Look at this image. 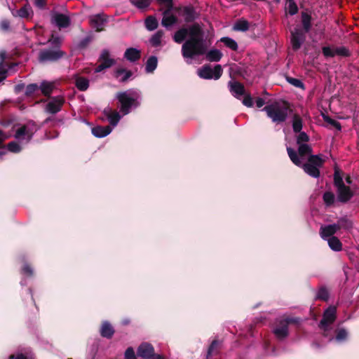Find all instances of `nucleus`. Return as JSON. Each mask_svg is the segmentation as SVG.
Wrapping results in <instances>:
<instances>
[{"label": "nucleus", "mask_w": 359, "mask_h": 359, "mask_svg": "<svg viewBox=\"0 0 359 359\" xmlns=\"http://www.w3.org/2000/svg\"><path fill=\"white\" fill-rule=\"evenodd\" d=\"M177 43L182 46V55L184 58L193 59L196 56L205 54L206 60L210 62H218L222 53L217 49H212L207 52V43L204 39V32L199 24L195 23L189 27H182L173 36Z\"/></svg>", "instance_id": "1"}, {"label": "nucleus", "mask_w": 359, "mask_h": 359, "mask_svg": "<svg viewBox=\"0 0 359 359\" xmlns=\"http://www.w3.org/2000/svg\"><path fill=\"white\" fill-rule=\"evenodd\" d=\"M39 130V126L34 121H29L16 130L15 141L8 144V150L13 153L20 152L23 146L28 144L34 133Z\"/></svg>", "instance_id": "2"}, {"label": "nucleus", "mask_w": 359, "mask_h": 359, "mask_svg": "<svg viewBox=\"0 0 359 359\" xmlns=\"http://www.w3.org/2000/svg\"><path fill=\"white\" fill-rule=\"evenodd\" d=\"M118 102V108L122 116H126L138 108L142 102V93L135 88L121 91L116 94Z\"/></svg>", "instance_id": "3"}, {"label": "nucleus", "mask_w": 359, "mask_h": 359, "mask_svg": "<svg viewBox=\"0 0 359 359\" xmlns=\"http://www.w3.org/2000/svg\"><path fill=\"white\" fill-rule=\"evenodd\" d=\"M337 309L334 306H330L327 309L324 313L322 320L319 323V327L324 332L325 337H330V341L335 340L337 342L341 343L346 340L348 337V332L344 328H339L336 330V337L334 338L330 331L332 326L336 319Z\"/></svg>", "instance_id": "4"}, {"label": "nucleus", "mask_w": 359, "mask_h": 359, "mask_svg": "<svg viewBox=\"0 0 359 359\" xmlns=\"http://www.w3.org/2000/svg\"><path fill=\"white\" fill-rule=\"evenodd\" d=\"M263 110L273 122L281 123L284 122L287 117L289 107L285 102H276L266 105Z\"/></svg>", "instance_id": "5"}, {"label": "nucleus", "mask_w": 359, "mask_h": 359, "mask_svg": "<svg viewBox=\"0 0 359 359\" xmlns=\"http://www.w3.org/2000/svg\"><path fill=\"white\" fill-rule=\"evenodd\" d=\"M49 42L53 45L52 48H44L39 52V60L41 62H55L62 57L65 53L60 50V39L52 38Z\"/></svg>", "instance_id": "6"}, {"label": "nucleus", "mask_w": 359, "mask_h": 359, "mask_svg": "<svg viewBox=\"0 0 359 359\" xmlns=\"http://www.w3.org/2000/svg\"><path fill=\"white\" fill-rule=\"evenodd\" d=\"M334 185L337 187V198L341 203L348 201L353 194L349 187L346 186L339 171L335 170L334 175Z\"/></svg>", "instance_id": "7"}, {"label": "nucleus", "mask_w": 359, "mask_h": 359, "mask_svg": "<svg viewBox=\"0 0 359 359\" xmlns=\"http://www.w3.org/2000/svg\"><path fill=\"white\" fill-rule=\"evenodd\" d=\"M287 151L292 163L297 166H302L305 158L311 154V149L307 144L302 143L299 146L298 154L290 147L287 148Z\"/></svg>", "instance_id": "8"}, {"label": "nucleus", "mask_w": 359, "mask_h": 359, "mask_svg": "<svg viewBox=\"0 0 359 359\" xmlns=\"http://www.w3.org/2000/svg\"><path fill=\"white\" fill-rule=\"evenodd\" d=\"M299 322L298 318H287L278 320L274 325L273 332L276 337L279 340H283L288 335V325L290 323H296Z\"/></svg>", "instance_id": "9"}, {"label": "nucleus", "mask_w": 359, "mask_h": 359, "mask_svg": "<svg viewBox=\"0 0 359 359\" xmlns=\"http://www.w3.org/2000/svg\"><path fill=\"white\" fill-rule=\"evenodd\" d=\"M222 74L221 65H217L213 68L210 65H205L197 70L198 76L203 79H219Z\"/></svg>", "instance_id": "10"}, {"label": "nucleus", "mask_w": 359, "mask_h": 359, "mask_svg": "<svg viewBox=\"0 0 359 359\" xmlns=\"http://www.w3.org/2000/svg\"><path fill=\"white\" fill-rule=\"evenodd\" d=\"M228 88L233 97L242 100L243 105L247 106V94L243 85L236 80L231 79L228 83Z\"/></svg>", "instance_id": "11"}, {"label": "nucleus", "mask_w": 359, "mask_h": 359, "mask_svg": "<svg viewBox=\"0 0 359 359\" xmlns=\"http://www.w3.org/2000/svg\"><path fill=\"white\" fill-rule=\"evenodd\" d=\"M65 100L63 96L57 95L50 97L46 105V111L48 114H55L61 111Z\"/></svg>", "instance_id": "12"}, {"label": "nucleus", "mask_w": 359, "mask_h": 359, "mask_svg": "<svg viewBox=\"0 0 359 359\" xmlns=\"http://www.w3.org/2000/svg\"><path fill=\"white\" fill-rule=\"evenodd\" d=\"M99 61L100 62V64L95 69V72L96 73L101 72L115 64V60L110 57L109 51L107 49L102 51L99 57Z\"/></svg>", "instance_id": "13"}, {"label": "nucleus", "mask_w": 359, "mask_h": 359, "mask_svg": "<svg viewBox=\"0 0 359 359\" xmlns=\"http://www.w3.org/2000/svg\"><path fill=\"white\" fill-rule=\"evenodd\" d=\"M300 27H296L291 32V43L294 50H298L306 39V34Z\"/></svg>", "instance_id": "14"}, {"label": "nucleus", "mask_w": 359, "mask_h": 359, "mask_svg": "<svg viewBox=\"0 0 359 359\" xmlns=\"http://www.w3.org/2000/svg\"><path fill=\"white\" fill-rule=\"evenodd\" d=\"M103 114L112 128L118 125L119 121L123 116L120 111H117L110 107L105 108L103 111Z\"/></svg>", "instance_id": "15"}, {"label": "nucleus", "mask_w": 359, "mask_h": 359, "mask_svg": "<svg viewBox=\"0 0 359 359\" xmlns=\"http://www.w3.org/2000/svg\"><path fill=\"white\" fill-rule=\"evenodd\" d=\"M154 346L148 342L142 343L137 350V355L142 359H150L154 356Z\"/></svg>", "instance_id": "16"}, {"label": "nucleus", "mask_w": 359, "mask_h": 359, "mask_svg": "<svg viewBox=\"0 0 359 359\" xmlns=\"http://www.w3.org/2000/svg\"><path fill=\"white\" fill-rule=\"evenodd\" d=\"M52 22L59 28H66L70 24V19L68 15L59 13H54L51 15Z\"/></svg>", "instance_id": "17"}, {"label": "nucleus", "mask_w": 359, "mask_h": 359, "mask_svg": "<svg viewBox=\"0 0 359 359\" xmlns=\"http://www.w3.org/2000/svg\"><path fill=\"white\" fill-rule=\"evenodd\" d=\"M172 8H165L163 12L161 25L165 28L170 27L177 21V18L172 13Z\"/></svg>", "instance_id": "18"}, {"label": "nucleus", "mask_w": 359, "mask_h": 359, "mask_svg": "<svg viewBox=\"0 0 359 359\" xmlns=\"http://www.w3.org/2000/svg\"><path fill=\"white\" fill-rule=\"evenodd\" d=\"M338 231V226L335 224H327L322 226L320 229V234L323 239L327 240V238L334 236Z\"/></svg>", "instance_id": "19"}, {"label": "nucleus", "mask_w": 359, "mask_h": 359, "mask_svg": "<svg viewBox=\"0 0 359 359\" xmlns=\"http://www.w3.org/2000/svg\"><path fill=\"white\" fill-rule=\"evenodd\" d=\"M11 13L15 18H29L33 16V11L29 4H25L19 10H12Z\"/></svg>", "instance_id": "20"}, {"label": "nucleus", "mask_w": 359, "mask_h": 359, "mask_svg": "<svg viewBox=\"0 0 359 359\" xmlns=\"http://www.w3.org/2000/svg\"><path fill=\"white\" fill-rule=\"evenodd\" d=\"M90 22L91 26L95 29L96 31H101L107 22V19L104 15L97 14L92 15L90 18Z\"/></svg>", "instance_id": "21"}, {"label": "nucleus", "mask_w": 359, "mask_h": 359, "mask_svg": "<svg viewBox=\"0 0 359 359\" xmlns=\"http://www.w3.org/2000/svg\"><path fill=\"white\" fill-rule=\"evenodd\" d=\"M114 332V328L109 321L104 320L102 323L100 327V334L102 337L111 339Z\"/></svg>", "instance_id": "22"}, {"label": "nucleus", "mask_w": 359, "mask_h": 359, "mask_svg": "<svg viewBox=\"0 0 359 359\" xmlns=\"http://www.w3.org/2000/svg\"><path fill=\"white\" fill-rule=\"evenodd\" d=\"M181 14L186 22H194L198 18V14L195 8L190 6L184 7L182 9Z\"/></svg>", "instance_id": "23"}, {"label": "nucleus", "mask_w": 359, "mask_h": 359, "mask_svg": "<svg viewBox=\"0 0 359 359\" xmlns=\"http://www.w3.org/2000/svg\"><path fill=\"white\" fill-rule=\"evenodd\" d=\"M92 134L98 138H102L109 135L112 131V128L110 126H96L92 128Z\"/></svg>", "instance_id": "24"}, {"label": "nucleus", "mask_w": 359, "mask_h": 359, "mask_svg": "<svg viewBox=\"0 0 359 359\" xmlns=\"http://www.w3.org/2000/svg\"><path fill=\"white\" fill-rule=\"evenodd\" d=\"M124 57L131 62H136L140 58V50L135 48H127L124 53Z\"/></svg>", "instance_id": "25"}, {"label": "nucleus", "mask_w": 359, "mask_h": 359, "mask_svg": "<svg viewBox=\"0 0 359 359\" xmlns=\"http://www.w3.org/2000/svg\"><path fill=\"white\" fill-rule=\"evenodd\" d=\"M115 77L121 82H126L132 76V72L124 68H117L114 72Z\"/></svg>", "instance_id": "26"}, {"label": "nucleus", "mask_w": 359, "mask_h": 359, "mask_svg": "<svg viewBox=\"0 0 359 359\" xmlns=\"http://www.w3.org/2000/svg\"><path fill=\"white\" fill-rule=\"evenodd\" d=\"M8 359H34V358L32 352L29 349H24L10 355Z\"/></svg>", "instance_id": "27"}, {"label": "nucleus", "mask_w": 359, "mask_h": 359, "mask_svg": "<svg viewBox=\"0 0 359 359\" xmlns=\"http://www.w3.org/2000/svg\"><path fill=\"white\" fill-rule=\"evenodd\" d=\"M158 65V58L156 56H150L145 63V72L148 74L153 73Z\"/></svg>", "instance_id": "28"}, {"label": "nucleus", "mask_w": 359, "mask_h": 359, "mask_svg": "<svg viewBox=\"0 0 359 359\" xmlns=\"http://www.w3.org/2000/svg\"><path fill=\"white\" fill-rule=\"evenodd\" d=\"M303 168L306 173L309 175L313 177H318L320 176L319 168L317 166L311 164V163H304L303 164Z\"/></svg>", "instance_id": "29"}, {"label": "nucleus", "mask_w": 359, "mask_h": 359, "mask_svg": "<svg viewBox=\"0 0 359 359\" xmlns=\"http://www.w3.org/2000/svg\"><path fill=\"white\" fill-rule=\"evenodd\" d=\"M301 17L303 30L304 31V32L308 33L311 28V16L306 12H302Z\"/></svg>", "instance_id": "30"}, {"label": "nucleus", "mask_w": 359, "mask_h": 359, "mask_svg": "<svg viewBox=\"0 0 359 359\" xmlns=\"http://www.w3.org/2000/svg\"><path fill=\"white\" fill-rule=\"evenodd\" d=\"M43 95L45 96H49L54 89V83L52 82L43 81L39 86Z\"/></svg>", "instance_id": "31"}, {"label": "nucleus", "mask_w": 359, "mask_h": 359, "mask_svg": "<svg viewBox=\"0 0 359 359\" xmlns=\"http://www.w3.org/2000/svg\"><path fill=\"white\" fill-rule=\"evenodd\" d=\"M329 247L334 251L339 252L342 249V243L338 238L332 236L326 240Z\"/></svg>", "instance_id": "32"}, {"label": "nucleus", "mask_w": 359, "mask_h": 359, "mask_svg": "<svg viewBox=\"0 0 359 359\" xmlns=\"http://www.w3.org/2000/svg\"><path fill=\"white\" fill-rule=\"evenodd\" d=\"M164 35V32L162 30L157 31L154 34L152 35L149 41L153 47H158L161 45V40Z\"/></svg>", "instance_id": "33"}, {"label": "nucleus", "mask_w": 359, "mask_h": 359, "mask_svg": "<svg viewBox=\"0 0 359 359\" xmlns=\"http://www.w3.org/2000/svg\"><path fill=\"white\" fill-rule=\"evenodd\" d=\"M76 88L81 91L86 90L89 87V81L83 77H76L75 80Z\"/></svg>", "instance_id": "34"}, {"label": "nucleus", "mask_w": 359, "mask_h": 359, "mask_svg": "<svg viewBox=\"0 0 359 359\" xmlns=\"http://www.w3.org/2000/svg\"><path fill=\"white\" fill-rule=\"evenodd\" d=\"M335 225L338 226V231L341 229L348 230L352 228L351 221L346 217L339 219Z\"/></svg>", "instance_id": "35"}, {"label": "nucleus", "mask_w": 359, "mask_h": 359, "mask_svg": "<svg viewBox=\"0 0 359 359\" xmlns=\"http://www.w3.org/2000/svg\"><path fill=\"white\" fill-rule=\"evenodd\" d=\"M158 22L155 17L149 16L145 20V27L149 31H153L158 27Z\"/></svg>", "instance_id": "36"}, {"label": "nucleus", "mask_w": 359, "mask_h": 359, "mask_svg": "<svg viewBox=\"0 0 359 359\" xmlns=\"http://www.w3.org/2000/svg\"><path fill=\"white\" fill-rule=\"evenodd\" d=\"M285 9L291 15H294L298 12V6L294 0H287Z\"/></svg>", "instance_id": "37"}, {"label": "nucleus", "mask_w": 359, "mask_h": 359, "mask_svg": "<svg viewBox=\"0 0 359 359\" xmlns=\"http://www.w3.org/2000/svg\"><path fill=\"white\" fill-rule=\"evenodd\" d=\"M292 128L294 133H299L302 129V119L299 115L293 116Z\"/></svg>", "instance_id": "38"}, {"label": "nucleus", "mask_w": 359, "mask_h": 359, "mask_svg": "<svg viewBox=\"0 0 359 359\" xmlns=\"http://www.w3.org/2000/svg\"><path fill=\"white\" fill-rule=\"evenodd\" d=\"M220 41L224 43V45L233 50H236L238 48V44L236 41L229 37H222Z\"/></svg>", "instance_id": "39"}, {"label": "nucleus", "mask_w": 359, "mask_h": 359, "mask_svg": "<svg viewBox=\"0 0 359 359\" xmlns=\"http://www.w3.org/2000/svg\"><path fill=\"white\" fill-rule=\"evenodd\" d=\"M6 57V51L1 50L0 51V82L4 81L6 78V71L1 70L4 61Z\"/></svg>", "instance_id": "40"}, {"label": "nucleus", "mask_w": 359, "mask_h": 359, "mask_svg": "<svg viewBox=\"0 0 359 359\" xmlns=\"http://www.w3.org/2000/svg\"><path fill=\"white\" fill-rule=\"evenodd\" d=\"M323 161L322 158L317 155H310L309 156L308 163L313 164L319 168L323 165Z\"/></svg>", "instance_id": "41"}, {"label": "nucleus", "mask_w": 359, "mask_h": 359, "mask_svg": "<svg viewBox=\"0 0 359 359\" xmlns=\"http://www.w3.org/2000/svg\"><path fill=\"white\" fill-rule=\"evenodd\" d=\"M255 103L258 108H260L264 104L265 101L261 97H257L254 100V99L248 95V107H252Z\"/></svg>", "instance_id": "42"}, {"label": "nucleus", "mask_w": 359, "mask_h": 359, "mask_svg": "<svg viewBox=\"0 0 359 359\" xmlns=\"http://www.w3.org/2000/svg\"><path fill=\"white\" fill-rule=\"evenodd\" d=\"M323 201L327 206H330L334 203L335 196L332 192L326 191L323 194Z\"/></svg>", "instance_id": "43"}, {"label": "nucleus", "mask_w": 359, "mask_h": 359, "mask_svg": "<svg viewBox=\"0 0 359 359\" xmlns=\"http://www.w3.org/2000/svg\"><path fill=\"white\" fill-rule=\"evenodd\" d=\"M131 4L138 8H145L150 5L151 0H130Z\"/></svg>", "instance_id": "44"}, {"label": "nucleus", "mask_w": 359, "mask_h": 359, "mask_svg": "<svg viewBox=\"0 0 359 359\" xmlns=\"http://www.w3.org/2000/svg\"><path fill=\"white\" fill-rule=\"evenodd\" d=\"M21 273L25 276L32 277L34 275V269L28 263L25 262L22 267Z\"/></svg>", "instance_id": "45"}, {"label": "nucleus", "mask_w": 359, "mask_h": 359, "mask_svg": "<svg viewBox=\"0 0 359 359\" xmlns=\"http://www.w3.org/2000/svg\"><path fill=\"white\" fill-rule=\"evenodd\" d=\"M316 297L318 299L327 301L329 298V292L325 287H321L317 292Z\"/></svg>", "instance_id": "46"}, {"label": "nucleus", "mask_w": 359, "mask_h": 359, "mask_svg": "<svg viewBox=\"0 0 359 359\" xmlns=\"http://www.w3.org/2000/svg\"><path fill=\"white\" fill-rule=\"evenodd\" d=\"M233 29L245 32L247 30V20H238L233 25Z\"/></svg>", "instance_id": "47"}, {"label": "nucleus", "mask_w": 359, "mask_h": 359, "mask_svg": "<svg viewBox=\"0 0 359 359\" xmlns=\"http://www.w3.org/2000/svg\"><path fill=\"white\" fill-rule=\"evenodd\" d=\"M39 89V85H37L36 83L29 84L26 87L25 95L27 96H32Z\"/></svg>", "instance_id": "48"}, {"label": "nucleus", "mask_w": 359, "mask_h": 359, "mask_svg": "<svg viewBox=\"0 0 359 359\" xmlns=\"http://www.w3.org/2000/svg\"><path fill=\"white\" fill-rule=\"evenodd\" d=\"M335 55L347 57L349 55L348 50L344 46L337 47L334 48Z\"/></svg>", "instance_id": "49"}, {"label": "nucleus", "mask_w": 359, "mask_h": 359, "mask_svg": "<svg viewBox=\"0 0 359 359\" xmlns=\"http://www.w3.org/2000/svg\"><path fill=\"white\" fill-rule=\"evenodd\" d=\"M322 52L325 57H333L335 56L334 48H332L330 46L323 47Z\"/></svg>", "instance_id": "50"}, {"label": "nucleus", "mask_w": 359, "mask_h": 359, "mask_svg": "<svg viewBox=\"0 0 359 359\" xmlns=\"http://www.w3.org/2000/svg\"><path fill=\"white\" fill-rule=\"evenodd\" d=\"M287 81L297 88H304V83L298 79L288 77Z\"/></svg>", "instance_id": "51"}, {"label": "nucleus", "mask_w": 359, "mask_h": 359, "mask_svg": "<svg viewBox=\"0 0 359 359\" xmlns=\"http://www.w3.org/2000/svg\"><path fill=\"white\" fill-rule=\"evenodd\" d=\"M218 346H219V342L217 340H214L211 343V344L210 345L208 350L207 358L211 356L215 353V351L217 350Z\"/></svg>", "instance_id": "52"}, {"label": "nucleus", "mask_w": 359, "mask_h": 359, "mask_svg": "<svg viewBox=\"0 0 359 359\" xmlns=\"http://www.w3.org/2000/svg\"><path fill=\"white\" fill-rule=\"evenodd\" d=\"M125 359H136L133 348L128 347L124 353Z\"/></svg>", "instance_id": "53"}, {"label": "nucleus", "mask_w": 359, "mask_h": 359, "mask_svg": "<svg viewBox=\"0 0 359 359\" xmlns=\"http://www.w3.org/2000/svg\"><path fill=\"white\" fill-rule=\"evenodd\" d=\"M308 141L309 136L304 132L300 133L297 136V143L299 144H302V142H306Z\"/></svg>", "instance_id": "54"}, {"label": "nucleus", "mask_w": 359, "mask_h": 359, "mask_svg": "<svg viewBox=\"0 0 359 359\" xmlns=\"http://www.w3.org/2000/svg\"><path fill=\"white\" fill-rule=\"evenodd\" d=\"M90 41H91L90 36H86V37L82 39L79 41V47L81 48H85L86 46H87L88 45V43H90Z\"/></svg>", "instance_id": "55"}, {"label": "nucleus", "mask_w": 359, "mask_h": 359, "mask_svg": "<svg viewBox=\"0 0 359 359\" xmlns=\"http://www.w3.org/2000/svg\"><path fill=\"white\" fill-rule=\"evenodd\" d=\"M161 4L163 5L165 8H172V0H157Z\"/></svg>", "instance_id": "56"}, {"label": "nucleus", "mask_w": 359, "mask_h": 359, "mask_svg": "<svg viewBox=\"0 0 359 359\" xmlns=\"http://www.w3.org/2000/svg\"><path fill=\"white\" fill-rule=\"evenodd\" d=\"M34 4L39 9H43L46 5V0H34Z\"/></svg>", "instance_id": "57"}, {"label": "nucleus", "mask_w": 359, "mask_h": 359, "mask_svg": "<svg viewBox=\"0 0 359 359\" xmlns=\"http://www.w3.org/2000/svg\"><path fill=\"white\" fill-rule=\"evenodd\" d=\"M10 27V23L8 20H3L1 22V28L3 30H8Z\"/></svg>", "instance_id": "58"}, {"label": "nucleus", "mask_w": 359, "mask_h": 359, "mask_svg": "<svg viewBox=\"0 0 359 359\" xmlns=\"http://www.w3.org/2000/svg\"><path fill=\"white\" fill-rule=\"evenodd\" d=\"M25 88V84L23 83H20V84H18L15 86V92L16 93H19L20 92H22Z\"/></svg>", "instance_id": "59"}, {"label": "nucleus", "mask_w": 359, "mask_h": 359, "mask_svg": "<svg viewBox=\"0 0 359 359\" xmlns=\"http://www.w3.org/2000/svg\"><path fill=\"white\" fill-rule=\"evenodd\" d=\"M248 32L251 31V30L255 31V29H256L258 31H259V28L257 26H256V25H250L249 23H248Z\"/></svg>", "instance_id": "60"}, {"label": "nucleus", "mask_w": 359, "mask_h": 359, "mask_svg": "<svg viewBox=\"0 0 359 359\" xmlns=\"http://www.w3.org/2000/svg\"><path fill=\"white\" fill-rule=\"evenodd\" d=\"M150 359H165V358L160 354H156L155 351H154V356H152V358H151Z\"/></svg>", "instance_id": "61"}, {"label": "nucleus", "mask_w": 359, "mask_h": 359, "mask_svg": "<svg viewBox=\"0 0 359 359\" xmlns=\"http://www.w3.org/2000/svg\"><path fill=\"white\" fill-rule=\"evenodd\" d=\"M121 323L124 325H126L130 323V320L128 318L123 319L121 322Z\"/></svg>", "instance_id": "62"}, {"label": "nucleus", "mask_w": 359, "mask_h": 359, "mask_svg": "<svg viewBox=\"0 0 359 359\" xmlns=\"http://www.w3.org/2000/svg\"><path fill=\"white\" fill-rule=\"evenodd\" d=\"M346 180V182L348 184H351L352 181H351V179L349 176H347L345 179Z\"/></svg>", "instance_id": "63"}, {"label": "nucleus", "mask_w": 359, "mask_h": 359, "mask_svg": "<svg viewBox=\"0 0 359 359\" xmlns=\"http://www.w3.org/2000/svg\"><path fill=\"white\" fill-rule=\"evenodd\" d=\"M7 138V136H2V137H0V148L1 147L2 142Z\"/></svg>", "instance_id": "64"}]
</instances>
